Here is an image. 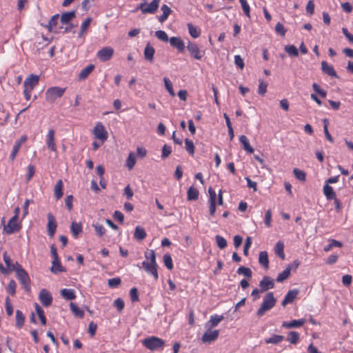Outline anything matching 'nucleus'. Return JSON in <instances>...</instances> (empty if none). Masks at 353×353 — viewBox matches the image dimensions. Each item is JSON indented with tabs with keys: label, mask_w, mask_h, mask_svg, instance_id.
Listing matches in <instances>:
<instances>
[{
	"label": "nucleus",
	"mask_w": 353,
	"mask_h": 353,
	"mask_svg": "<svg viewBox=\"0 0 353 353\" xmlns=\"http://www.w3.org/2000/svg\"><path fill=\"white\" fill-rule=\"evenodd\" d=\"M39 76L33 74H31L25 79L23 83V94L27 101L30 99L31 93L39 84Z\"/></svg>",
	"instance_id": "obj_1"
},
{
	"label": "nucleus",
	"mask_w": 353,
	"mask_h": 353,
	"mask_svg": "<svg viewBox=\"0 0 353 353\" xmlns=\"http://www.w3.org/2000/svg\"><path fill=\"white\" fill-rule=\"evenodd\" d=\"M142 344L150 351L163 350L165 346V341L157 336H149L142 340Z\"/></svg>",
	"instance_id": "obj_2"
},
{
	"label": "nucleus",
	"mask_w": 353,
	"mask_h": 353,
	"mask_svg": "<svg viewBox=\"0 0 353 353\" xmlns=\"http://www.w3.org/2000/svg\"><path fill=\"white\" fill-rule=\"evenodd\" d=\"M276 299L274 298L273 292L267 293L263 300L261 307L257 311L259 316H263L267 311L274 307Z\"/></svg>",
	"instance_id": "obj_3"
},
{
	"label": "nucleus",
	"mask_w": 353,
	"mask_h": 353,
	"mask_svg": "<svg viewBox=\"0 0 353 353\" xmlns=\"http://www.w3.org/2000/svg\"><path fill=\"white\" fill-rule=\"evenodd\" d=\"M65 91V88L50 87L46 92V99L48 102L53 103L57 99L61 98L63 95Z\"/></svg>",
	"instance_id": "obj_4"
},
{
	"label": "nucleus",
	"mask_w": 353,
	"mask_h": 353,
	"mask_svg": "<svg viewBox=\"0 0 353 353\" xmlns=\"http://www.w3.org/2000/svg\"><path fill=\"white\" fill-rule=\"evenodd\" d=\"M92 134L94 137L99 139L101 143H103L108 137V134L104 125L101 122H98L93 128Z\"/></svg>",
	"instance_id": "obj_5"
},
{
	"label": "nucleus",
	"mask_w": 353,
	"mask_h": 353,
	"mask_svg": "<svg viewBox=\"0 0 353 353\" xmlns=\"http://www.w3.org/2000/svg\"><path fill=\"white\" fill-rule=\"evenodd\" d=\"M161 0H152L149 4L142 3L137 7V9L140 10L143 14H154Z\"/></svg>",
	"instance_id": "obj_6"
},
{
	"label": "nucleus",
	"mask_w": 353,
	"mask_h": 353,
	"mask_svg": "<svg viewBox=\"0 0 353 353\" xmlns=\"http://www.w3.org/2000/svg\"><path fill=\"white\" fill-rule=\"evenodd\" d=\"M17 276L25 291L30 292L31 290L30 279L28 272L24 269H20L19 272L17 273Z\"/></svg>",
	"instance_id": "obj_7"
},
{
	"label": "nucleus",
	"mask_w": 353,
	"mask_h": 353,
	"mask_svg": "<svg viewBox=\"0 0 353 353\" xmlns=\"http://www.w3.org/2000/svg\"><path fill=\"white\" fill-rule=\"evenodd\" d=\"M21 229V223L18 222V219H15V217H12L8 224L4 226L3 231L8 234H11L14 232H19Z\"/></svg>",
	"instance_id": "obj_8"
},
{
	"label": "nucleus",
	"mask_w": 353,
	"mask_h": 353,
	"mask_svg": "<svg viewBox=\"0 0 353 353\" xmlns=\"http://www.w3.org/2000/svg\"><path fill=\"white\" fill-rule=\"evenodd\" d=\"M187 49L190 55L195 59L200 60L205 54V51L201 50L198 45L195 43L188 41Z\"/></svg>",
	"instance_id": "obj_9"
},
{
	"label": "nucleus",
	"mask_w": 353,
	"mask_h": 353,
	"mask_svg": "<svg viewBox=\"0 0 353 353\" xmlns=\"http://www.w3.org/2000/svg\"><path fill=\"white\" fill-rule=\"evenodd\" d=\"M39 300L44 307H48L52 305L53 299L48 290L42 289L39 294Z\"/></svg>",
	"instance_id": "obj_10"
},
{
	"label": "nucleus",
	"mask_w": 353,
	"mask_h": 353,
	"mask_svg": "<svg viewBox=\"0 0 353 353\" xmlns=\"http://www.w3.org/2000/svg\"><path fill=\"white\" fill-rule=\"evenodd\" d=\"M114 50L111 47H103L97 52V56L100 61L105 62L112 59Z\"/></svg>",
	"instance_id": "obj_11"
},
{
	"label": "nucleus",
	"mask_w": 353,
	"mask_h": 353,
	"mask_svg": "<svg viewBox=\"0 0 353 353\" xmlns=\"http://www.w3.org/2000/svg\"><path fill=\"white\" fill-rule=\"evenodd\" d=\"M46 145L48 150L52 152H57V145L55 143V131L54 129H50L46 134Z\"/></svg>",
	"instance_id": "obj_12"
},
{
	"label": "nucleus",
	"mask_w": 353,
	"mask_h": 353,
	"mask_svg": "<svg viewBox=\"0 0 353 353\" xmlns=\"http://www.w3.org/2000/svg\"><path fill=\"white\" fill-rule=\"evenodd\" d=\"M142 265L147 273L152 276L155 281L158 280L159 275L157 272V263L153 264L149 263L148 261H144L142 262Z\"/></svg>",
	"instance_id": "obj_13"
},
{
	"label": "nucleus",
	"mask_w": 353,
	"mask_h": 353,
	"mask_svg": "<svg viewBox=\"0 0 353 353\" xmlns=\"http://www.w3.org/2000/svg\"><path fill=\"white\" fill-rule=\"evenodd\" d=\"M59 19V14H57L52 17L48 23L45 25V27L50 32L59 33L61 27L57 28L58 21Z\"/></svg>",
	"instance_id": "obj_14"
},
{
	"label": "nucleus",
	"mask_w": 353,
	"mask_h": 353,
	"mask_svg": "<svg viewBox=\"0 0 353 353\" xmlns=\"http://www.w3.org/2000/svg\"><path fill=\"white\" fill-rule=\"evenodd\" d=\"M259 287L261 292H264L270 289H272L274 287V280L268 276H265L259 282Z\"/></svg>",
	"instance_id": "obj_15"
},
{
	"label": "nucleus",
	"mask_w": 353,
	"mask_h": 353,
	"mask_svg": "<svg viewBox=\"0 0 353 353\" xmlns=\"http://www.w3.org/2000/svg\"><path fill=\"white\" fill-rule=\"evenodd\" d=\"M219 335L218 330H208L202 336L201 341L203 343H211L216 340Z\"/></svg>",
	"instance_id": "obj_16"
},
{
	"label": "nucleus",
	"mask_w": 353,
	"mask_h": 353,
	"mask_svg": "<svg viewBox=\"0 0 353 353\" xmlns=\"http://www.w3.org/2000/svg\"><path fill=\"white\" fill-rule=\"evenodd\" d=\"M170 45L177 49L180 52H183L185 50V43L183 41L178 37H172L169 39Z\"/></svg>",
	"instance_id": "obj_17"
},
{
	"label": "nucleus",
	"mask_w": 353,
	"mask_h": 353,
	"mask_svg": "<svg viewBox=\"0 0 353 353\" xmlns=\"http://www.w3.org/2000/svg\"><path fill=\"white\" fill-rule=\"evenodd\" d=\"M299 290L297 289H293L291 290H289L286 295L285 296L281 305L283 306H285L288 303H292L294 300L296 298L297 295L299 294Z\"/></svg>",
	"instance_id": "obj_18"
},
{
	"label": "nucleus",
	"mask_w": 353,
	"mask_h": 353,
	"mask_svg": "<svg viewBox=\"0 0 353 353\" xmlns=\"http://www.w3.org/2000/svg\"><path fill=\"white\" fill-rule=\"evenodd\" d=\"M57 225L54 217L52 214L48 215V235L53 236L57 229Z\"/></svg>",
	"instance_id": "obj_19"
},
{
	"label": "nucleus",
	"mask_w": 353,
	"mask_h": 353,
	"mask_svg": "<svg viewBox=\"0 0 353 353\" xmlns=\"http://www.w3.org/2000/svg\"><path fill=\"white\" fill-rule=\"evenodd\" d=\"M321 70L323 73L332 77H336L337 74L334 69L333 66L331 65H329L325 61H323L321 62Z\"/></svg>",
	"instance_id": "obj_20"
},
{
	"label": "nucleus",
	"mask_w": 353,
	"mask_h": 353,
	"mask_svg": "<svg viewBox=\"0 0 353 353\" xmlns=\"http://www.w3.org/2000/svg\"><path fill=\"white\" fill-rule=\"evenodd\" d=\"M305 320L304 319L292 320L290 322L284 321L282 323V327L285 328L300 327L304 325Z\"/></svg>",
	"instance_id": "obj_21"
},
{
	"label": "nucleus",
	"mask_w": 353,
	"mask_h": 353,
	"mask_svg": "<svg viewBox=\"0 0 353 353\" xmlns=\"http://www.w3.org/2000/svg\"><path fill=\"white\" fill-rule=\"evenodd\" d=\"M161 10L163 14L158 17V20L160 23H162L168 19L169 15L172 13V11L171 8L166 4L162 5Z\"/></svg>",
	"instance_id": "obj_22"
},
{
	"label": "nucleus",
	"mask_w": 353,
	"mask_h": 353,
	"mask_svg": "<svg viewBox=\"0 0 353 353\" xmlns=\"http://www.w3.org/2000/svg\"><path fill=\"white\" fill-rule=\"evenodd\" d=\"M155 53L154 48L150 44L148 43L144 49V58L152 62L154 60V55Z\"/></svg>",
	"instance_id": "obj_23"
},
{
	"label": "nucleus",
	"mask_w": 353,
	"mask_h": 353,
	"mask_svg": "<svg viewBox=\"0 0 353 353\" xmlns=\"http://www.w3.org/2000/svg\"><path fill=\"white\" fill-rule=\"evenodd\" d=\"M94 65L90 64L84 68L79 74V80L82 81L88 78V77L92 73L94 69Z\"/></svg>",
	"instance_id": "obj_24"
},
{
	"label": "nucleus",
	"mask_w": 353,
	"mask_h": 353,
	"mask_svg": "<svg viewBox=\"0 0 353 353\" xmlns=\"http://www.w3.org/2000/svg\"><path fill=\"white\" fill-rule=\"evenodd\" d=\"M239 141L241 143L243 150L250 154L254 152V148L250 145L249 140L245 135H241L239 137Z\"/></svg>",
	"instance_id": "obj_25"
},
{
	"label": "nucleus",
	"mask_w": 353,
	"mask_h": 353,
	"mask_svg": "<svg viewBox=\"0 0 353 353\" xmlns=\"http://www.w3.org/2000/svg\"><path fill=\"white\" fill-rule=\"evenodd\" d=\"M60 294L63 298L68 301L74 300L76 298V294L73 289H62L60 291Z\"/></svg>",
	"instance_id": "obj_26"
},
{
	"label": "nucleus",
	"mask_w": 353,
	"mask_h": 353,
	"mask_svg": "<svg viewBox=\"0 0 353 353\" xmlns=\"http://www.w3.org/2000/svg\"><path fill=\"white\" fill-rule=\"evenodd\" d=\"M292 267L289 265L283 272L279 273L276 279V281L279 283H282L290 276Z\"/></svg>",
	"instance_id": "obj_27"
},
{
	"label": "nucleus",
	"mask_w": 353,
	"mask_h": 353,
	"mask_svg": "<svg viewBox=\"0 0 353 353\" xmlns=\"http://www.w3.org/2000/svg\"><path fill=\"white\" fill-rule=\"evenodd\" d=\"M34 307H35V310H36L37 314L38 315V316H39V319L41 321V323L43 325H46V323H47V319H46V317L45 316V313H44L43 310L42 309V307L37 303H34Z\"/></svg>",
	"instance_id": "obj_28"
},
{
	"label": "nucleus",
	"mask_w": 353,
	"mask_h": 353,
	"mask_svg": "<svg viewBox=\"0 0 353 353\" xmlns=\"http://www.w3.org/2000/svg\"><path fill=\"white\" fill-rule=\"evenodd\" d=\"M136 154L133 152H130L125 161V165L129 170H132L136 164Z\"/></svg>",
	"instance_id": "obj_29"
},
{
	"label": "nucleus",
	"mask_w": 353,
	"mask_h": 353,
	"mask_svg": "<svg viewBox=\"0 0 353 353\" xmlns=\"http://www.w3.org/2000/svg\"><path fill=\"white\" fill-rule=\"evenodd\" d=\"M284 340L283 335L274 334L272 336L265 339V343L267 344H279Z\"/></svg>",
	"instance_id": "obj_30"
},
{
	"label": "nucleus",
	"mask_w": 353,
	"mask_h": 353,
	"mask_svg": "<svg viewBox=\"0 0 353 353\" xmlns=\"http://www.w3.org/2000/svg\"><path fill=\"white\" fill-rule=\"evenodd\" d=\"M15 321L16 327L19 329L21 328L24 325L25 316L21 310H17L16 311Z\"/></svg>",
	"instance_id": "obj_31"
},
{
	"label": "nucleus",
	"mask_w": 353,
	"mask_h": 353,
	"mask_svg": "<svg viewBox=\"0 0 353 353\" xmlns=\"http://www.w3.org/2000/svg\"><path fill=\"white\" fill-rule=\"evenodd\" d=\"M63 183L61 179H59L55 184L54 188V196L60 199L63 196Z\"/></svg>",
	"instance_id": "obj_32"
},
{
	"label": "nucleus",
	"mask_w": 353,
	"mask_h": 353,
	"mask_svg": "<svg viewBox=\"0 0 353 353\" xmlns=\"http://www.w3.org/2000/svg\"><path fill=\"white\" fill-rule=\"evenodd\" d=\"M259 262L265 269H268L269 268V260L267 252L263 251L260 252Z\"/></svg>",
	"instance_id": "obj_33"
},
{
	"label": "nucleus",
	"mask_w": 353,
	"mask_h": 353,
	"mask_svg": "<svg viewBox=\"0 0 353 353\" xmlns=\"http://www.w3.org/2000/svg\"><path fill=\"white\" fill-rule=\"evenodd\" d=\"M187 27L190 36L194 39L198 38L201 35V30L194 26L191 23L187 24Z\"/></svg>",
	"instance_id": "obj_34"
},
{
	"label": "nucleus",
	"mask_w": 353,
	"mask_h": 353,
	"mask_svg": "<svg viewBox=\"0 0 353 353\" xmlns=\"http://www.w3.org/2000/svg\"><path fill=\"white\" fill-rule=\"evenodd\" d=\"M74 17L75 12L74 11L68 12L61 15L60 20L62 24H68L73 18H74Z\"/></svg>",
	"instance_id": "obj_35"
},
{
	"label": "nucleus",
	"mask_w": 353,
	"mask_h": 353,
	"mask_svg": "<svg viewBox=\"0 0 353 353\" xmlns=\"http://www.w3.org/2000/svg\"><path fill=\"white\" fill-rule=\"evenodd\" d=\"M70 307L74 315L78 318L82 319L84 316V312L80 309L75 303H70Z\"/></svg>",
	"instance_id": "obj_36"
},
{
	"label": "nucleus",
	"mask_w": 353,
	"mask_h": 353,
	"mask_svg": "<svg viewBox=\"0 0 353 353\" xmlns=\"http://www.w3.org/2000/svg\"><path fill=\"white\" fill-rule=\"evenodd\" d=\"M274 252L282 259H285L284 244L283 242L279 241L276 243L274 248Z\"/></svg>",
	"instance_id": "obj_37"
},
{
	"label": "nucleus",
	"mask_w": 353,
	"mask_h": 353,
	"mask_svg": "<svg viewBox=\"0 0 353 353\" xmlns=\"http://www.w3.org/2000/svg\"><path fill=\"white\" fill-rule=\"evenodd\" d=\"M52 263V265L50 269L52 272L58 273L64 271V268L62 267L59 258L57 259V261L53 259Z\"/></svg>",
	"instance_id": "obj_38"
},
{
	"label": "nucleus",
	"mask_w": 353,
	"mask_h": 353,
	"mask_svg": "<svg viewBox=\"0 0 353 353\" xmlns=\"http://www.w3.org/2000/svg\"><path fill=\"white\" fill-rule=\"evenodd\" d=\"M91 21H92V18L91 17H88L81 23L80 32L79 33V37H81L84 34H85L86 30H87L88 28L90 26V25L91 23Z\"/></svg>",
	"instance_id": "obj_39"
},
{
	"label": "nucleus",
	"mask_w": 353,
	"mask_h": 353,
	"mask_svg": "<svg viewBox=\"0 0 353 353\" xmlns=\"http://www.w3.org/2000/svg\"><path fill=\"white\" fill-rule=\"evenodd\" d=\"M330 243L326 245L323 250L326 252L330 251L334 247L341 248L343 246V243L341 241H336L335 239H330Z\"/></svg>",
	"instance_id": "obj_40"
},
{
	"label": "nucleus",
	"mask_w": 353,
	"mask_h": 353,
	"mask_svg": "<svg viewBox=\"0 0 353 353\" xmlns=\"http://www.w3.org/2000/svg\"><path fill=\"white\" fill-rule=\"evenodd\" d=\"M146 235V232L143 228L140 226L136 227L134 234V236L136 239L141 241L145 238Z\"/></svg>",
	"instance_id": "obj_41"
},
{
	"label": "nucleus",
	"mask_w": 353,
	"mask_h": 353,
	"mask_svg": "<svg viewBox=\"0 0 353 353\" xmlns=\"http://www.w3.org/2000/svg\"><path fill=\"white\" fill-rule=\"evenodd\" d=\"M71 231L74 237H77L82 232V225L81 223L72 222L71 224Z\"/></svg>",
	"instance_id": "obj_42"
},
{
	"label": "nucleus",
	"mask_w": 353,
	"mask_h": 353,
	"mask_svg": "<svg viewBox=\"0 0 353 353\" xmlns=\"http://www.w3.org/2000/svg\"><path fill=\"white\" fill-rule=\"evenodd\" d=\"M236 273L238 274H243L248 279H250L252 276V272L250 268L244 266L239 267L237 269Z\"/></svg>",
	"instance_id": "obj_43"
},
{
	"label": "nucleus",
	"mask_w": 353,
	"mask_h": 353,
	"mask_svg": "<svg viewBox=\"0 0 353 353\" xmlns=\"http://www.w3.org/2000/svg\"><path fill=\"white\" fill-rule=\"evenodd\" d=\"M293 173L296 179L300 181L305 182L306 180V174L304 171L299 170L298 168H294L293 170Z\"/></svg>",
	"instance_id": "obj_44"
},
{
	"label": "nucleus",
	"mask_w": 353,
	"mask_h": 353,
	"mask_svg": "<svg viewBox=\"0 0 353 353\" xmlns=\"http://www.w3.org/2000/svg\"><path fill=\"white\" fill-rule=\"evenodd\" d=\"M300 339L299 334L296 332L292 331L288 334V341L292 344H296Z\"/></svg>",
	"instance_id": "obj_45"
},
{
	"label": "nucleus",
	"mask_w": 353,
	"mask_h": 353,
	"mask_svg": "<svg viewBox=\"0 0 353 353\" xmlns=\"http://www.w3.org/2000/svg\"><path fill=\"white\" fill-rule=\"evenodd\" d=\"M223 316L222 315L214 314L210 316L208 323H210L211 327L216 326L222 320Z\"/></svg>",
	"instance_id": "obj_46"
},
{
	"label": "nucleus",
	"mask_w": 353,
	"mask_h": 353,
	"mask_svg": "<svg viewBox=\"0 0 353 353\" xmlns=\"http://www.w3.org/2000/svg\"><path fill=\"white\" fill-rule=\"evenodd\" d=\"M185 148L190 155H193L194 154V145L192 140L189 139H185Z\"/></svg>",
	"instance_id": "obj_47"
},
{
	"label": "nucleus",
	"mask_w": 353,
	"mask_h": 353,
	"mask_svg": "<svg viewBox=\"0 0 353 353\" xmlns=\"http://www.w3.org/2000/svg\"><path fill=\"white\" fill-rule=\"evenodd\" d=\"M323 192L327 199H333L335 197V193L333 190L332 187L328 184H325L323 187Z\"/></svg>",
	"instance_id": "obj_48"
},
{
	"label": "nucleus",
	"mask_w": 353,
	"mask_h": 353,
	"mask_svg": "<svg viewBox=\"0 0 353 353\" xmlns=\"http://www.w3.org/2000/svg\"><path fill=\"white\" fill-rule=\"evenodd\" d=\"M163 81H164L165 87L166 90H168V92H169V94L172 97H174L175 93L174 92L172 83L171 81L168 77H164Z\"/></svg>",
	"instance_id": "obj_49"
},
{
	"label": "nucleus",
	"mask_w": 353,
	"mask_h": 353,
	"mask_svg": "<svg viewBox=\"0 0 353 353\" xmlns=\"http://www.w3.org/2000/svg\"><path fill=\"white\" fill-rule=\"evenodd\" d=\"M145 257L148 261L149 263H157L156 261V255L155 252L153 250H148L145 252Z\"/></svg>",
	"instance_id": "obj_50"
},
{
	"label": "nucleus",
	"mask_w": 353,
	"mask_h": 353,
	"mask_svg": "<svg viewBox=\"0 0 353 353\" xmlns=\"http://www.w3.org/2000/svg\"><path fill=\"white\" fill-rule=\"evenodd\" d=\"M285 52L290 56L298 57L299 52L296 47L294 45L286 46Z\"/></svg>",
	"instance_id": "obj_51"
},
{
	"label": "nucleus",
	"mask_w": 353,
	"mask_h": 353,
	"mask_svg": "<svg viewBox=\"0 0 353 353\" xmlns=\"http://www.w3.org/2000/svg\"><path fill=\"white\" fill-rule=\"evenodd\" d=\"M163 263L168 270H171L173 269L172 259L170 254H165L163 255Z\"/></svg>",
	"instance_id": "obj_52"
},
{
	"label": "nucleus",
	"mask_w": 353,
	"mask_h": 353,
	"mask_svg": "<svg viewBox=\"0 0 353 353\" xmlns=\"http://www.w3.org/2000/svg\"><path fill=\"white\" fill-rule=\"evenodd\" d=\"M242 10L244 14L248 17H250V8L246 0H239Z\"/></svg>",
	"instance_id": "obj_53"
},
{
	"label": "nucleus",
	"mask_w": 353,
	"mask_h": 353,
	"mask_svg": "<svg viewBox=\"0 0 353 353\" xmlns=\"http://www.w3.org/2000/svg\"><path fill=\"white\" fill-rule=\"evenodd\" d=\"M312 88L313 90L316 92L318 93L322 98H325L326 96H327V92L323 90V89H321V87L319 86V84H317L316 83H314L312 84Z\"/></svg>",
	"instance_id": "obj_54"
},
{
	"label": "nucleus",
	"mask_w": 353,
	"mask_h": 353,
	"mask_svg": "<svg viewBox=\"0 0 353 353\" xmlns=\"http://www.w3.org/2000/svg\"><path fill=\"white\" fill-rule=\"evenodd\" d=\"M215 239L216 244L220 249H224L227 246V241L223 236L216 235Z\"/></svg>",
	"instance_id": "obj_55"
},
{
	"label": "nucleus",
	"mask_w": 353,
	"mask_h": 353,
	"mask_svg": "<svg viewBox=\"0 0 353 353\" xmlns=\"http://www.w3.org/2000/svg\"><path fill=\"white\" fill-rule=\"evenodd\" d=\"M268 83L263 80H259L258 88V93L262 96L265 95L267 92Z\"/></svg>",
	"instance_id": "obj_56"
},
{
	"label": "nucleus",
	"mask_w": 353,
	"mask_h": 353,
	"mask_svg": "<svg viewBox=\"0 0 353 353\" xmlns=\"http://www.w3.org/2000/svg\"><path fill=\"white\" fill-rule=\"evenodd\" d=\"M199 196L198 190L191 186L188 190V199H197Z\"/></svg>",
	"instance_id": "obj_57"
},
{
	"label": "nucleus",
	"mask_w": 353,
	"mask_h": 353,
	"mask_svg": "<svg viewBox=\"0 0 353 353\" xmlns=\"http://www.w3.org/2000/svg\"><path fill=\"white\" fill-rule=\"evenodd\" d=\"M156 37L161 41L168 42L169 41L168 34L163 30H157L155 32Z\"/></svg>",
	"instance_id": "obj_58"
},
{
	"label": "nucleus",
	"mask_w": 353,
	"mask_h": 353,
	"mask_svg": "<svg viewBox=\"0 0 353 353\" xmlns=\"http://www.w3.org/2000/svg\"><path fill=\"white\" fill-rule=\"evenodd\" d=\"M5 305H6V310L7 314L9 316H12L13 314L14 310H13V307H12V304L10 303V300L9 297L6 298Z\"/></svg>",
	"instance_id": "obj_59"
},
{
	"label": "nucleus",
	"mask_w": 353,
	"mask_h": 353,
	"mask_svg": "<svg viewBox=\"0 0 353 353\" xmlns=\"http://www.w3.org/2000/svg\"><path fill=\"white\" fill-rule=\"evenodd\" d=\"M113 305L117 307L119 312H121L124 308L125 303L121 298H117L114 300Z\"/></svg>",
	"instance_id": "obj_60"
},
{
	"label": "nucleus",
	"mask_w": 353,
	"mask_h": 353,
	"mask_svg": "<svg viewBox=\"0 0 353 353\" xmlns=\"http://www.w3.org/2000/svg\"><path fill=\"white\" fill-rule=\"evenodd\" d=\"M17 283L14 280H11L7 286V291L12 295H14L16 293Z\"/></svg>",
	"instance_id": "obj_61"
},
{
	"label": "nucleus",
	"mask_w": 353,
	"mask_h": 353,
	"mask_svg": "<svg viewBox=\"0 0 353 353\" xmlns=\"http://www.w3.org/2000/svg\"><path fill=\"white\" fill-rule=\"evenodd\" d=\"M93 227L95 230V232L99 236H102L103 235L105 234V232H106V230L105 228L102 225H100V224H94L93 225Z\"/></svg>",
	"instance_id": "obj_62"
},
{
	"label": "nucleus",
	"mask_w": 353,
	"mask_h": 353,
	"mask_svg": "<svg viewBox=\"0 0 353 353\" xmlns=\"http://www.w3.org/2000/svg\"><path fill=\"white\" fill-rule=\"evenodd\" d=\"M130 296L132 302L139 301L138 290L136 288H132L130 291Z\"/></svg>",
	"instance_id": "obj_63"
},
{
	"label": "nucleus",
	"mask_w": 353,
	"mask_h": 353,
	"mask_svg": "<svg viewBox=\"0 0 353 353\" xmlns=\"http://www.w3.org/2000/svg\"><path fill=\"white\" fill-rule=\"evenodd\" d=\"M305 10H306L307 13L309 15L312 16L314 14V3L313 0H310L307 2Z\"/></svg>",
	"instance_id": "obj_64"
}]
</instances>
